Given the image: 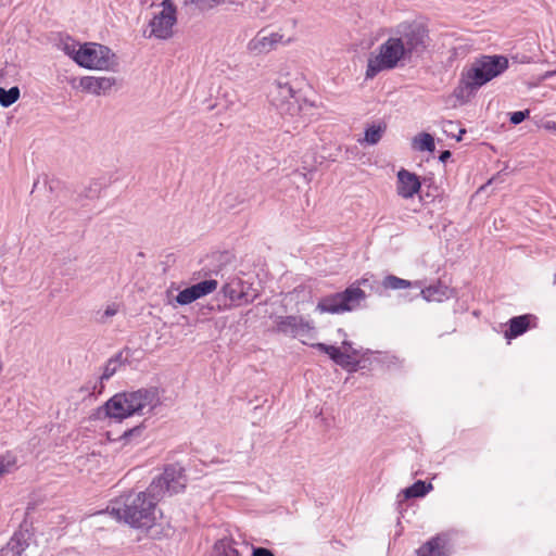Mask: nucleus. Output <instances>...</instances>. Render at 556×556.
I'll return each instance as SVG.
<instances>
[{"instance_id":"f257e3e1","label":"nucleus","mask_w":556,"mask_h":556,"mask_svg":"<svg viewBox=\"0 0 556 556\" xmlns=\"http://www.w3.org/2000/svg\"><path fill=\"white\" fill-rule=\"evenodd\" d=\"M185 469L179 464L167 465L164 472L153 479L146 492L129 493L115 501L110 513L132 528L149 529L155 521V507L164 494L181 492L186 488Z\"/></svg>"},{"instance_id":"f03ea898","label":"nucleus","mask_w":556,"mask_h":556,"mask_svg":"<svg viewBox=\"0 0 556 556\" xmlns=\"http://www.w3.org/2000/svg\"><path fill=\"white\" fill-rule=\"evenodd\" d=\"M429 34L418 23L400 24L393 34L371 54L367 62L366 78L372 79L382 71L410 63L422 56L429 46Z\"/></svg>"},{"instance_id":"7ed1b4c3","label":"nucleus","mask_w":556,"mask_h":556,"mask_svg":"<svg viewBox=\"0 0 556 556\" xmlns=\"http://www.w3.org/2000/svg\"><path fill=\"white\" fill-rule=\"evenodd\" d=\"M508 64L504 55H482L476 59L470 66L464 68L459 84L454 89V97L462 103L468 102L480 87L505 72Z\"/></svg>"},{"instance_id":"20e7f679","label":"nucleus","mask_w":556,"mask_h":556,"mask_svg":"<svg viewBox=\"0 0 556 556\" xmlns=\"http://www.w3.org/2000/svg\"><path fill=\"white\" fill-rule=\"evenodd\" d=\"M160 403L156 388L117 393L98 408V418L103 416L122 421L135 414H144L146 408L147 412H151Z\"/></svg>"},{"instance_id":"39448f33","label":"nucleus","mask_w":556,"mask_h":556,"mask_svg":"<svg viewBox=\"0 0 556 556\" xmlns=\"http://www.w3.org/2000/svg\"><path fill=\"white\" fill-rule=\"evenodd\" d=\"M270 104L283 118H301L312 105L288 81L276 80L268 92Z\"/></svg>"},{"instance_id":"423d86ee","label":"nucleus","mask_w":556,"mask_h":556,"mask_svg":"<svg viewBox=\"0 0 556 556\" xmlns=\"http://www.w3.org/2000/svg\"><path fill=\"white\" fill-rule=\"evenodd\" d=\"M75 62L85 68L115 71L118 65L116 55L110 48L99 43H85L75 54Z\"/></svg>"},{"instance_id":"0eeeda50","label":"nucleus","mask_w":556,"mask_h":556,"mask_svg":"<svg viewBox=\"0 0 556 556\" xmlns=\"http://www.w3.org/2000/svg\"><path fill=\"white\" fill-rule=\"evenodd\" d=\"M278 332L298 339L311 348H336L325 343L311 342L315 338V328L300 316L279 317L276 321Z\"/></svg>"},{"instance_id":"6e6552de","label":"nucleus","mask_w":556,"mask_h":556,"mask_svg":"<svg viewBox=\"0 0 556 556\" xmlns=\"http://www.w3.org/2000/svg\"><path fill=\"white\" fill-rule=\"evenodd\" d=\"M365 298L364 290L358 287H349L343 292L323 298L317 304V309L321 313L331 314L352 311Z\"/></svg>"},{"instance_id":"1a4fd4ad","label":"nucleus","mask_w":556,"mask_h":556,"mask_svg":"<svg viewBox=\"0 0 556 556\" xmlns=\"http://www.w3.org/2000/svg\"><path fill=\"white\" fill-rule=\"evenodd\" d=\"M162 10L153 16L149 23L150 33L146 37H155L161 40H167L174 35V26L177 23L176 7L170 0H164L161 3Z\"/></svg>"},{"instance_id":"9d476101","label":"nucleus","mask_w":556,"mask_h":556,"mask_svg":"<svg viewBox=\"0 0 556 556\" xmlns=\"http://www.w3.org/2000/svg\"><path fill=\"white\" fill-rule=\"evenodd\" d=\"M242 273H235L225 278L222 292L231 302L251 303L258 296V290L253 282L244 280Z\"/></svg>"},{"instance_id":"9b49d317","label":"nucleus","mask_w":556,"mask_h":556,"mask_svg":"<svg viewBox=\"0 0 556 556\" xmlns=\"http://www.w3.org/2000/svg\"><path fill=\"white\" fill-rule=\"evenodd\" d=\"M329 358L348 371L368 368L370 359L368 354H361L359 350H323Z\"/></svg>"},{"instance_id":"f8f14e48","label":"nucleus","mask_w":556,"mask_h":556,"mask_svg":"<svg viewBox=\"0 0 556 556\" xmlns=\"http://www.w3.org/2000/svg\"><path fill=\"white\" fill-rule=\"evenodd\" d=\"M282 35L267 29L260 30L253 39L250 40L248 49L254 54L268 53L281 41Z\"/></svg>"},{"instance_id":"ddd939ff","label":"nucleus","mask_w":556,"mask_h":556,"mask_svg":"<svg viewBox=\"0 0 556 556\" xmlns=\"http://www.w3.org/2000/svg\"><path fill=\"white\" fill-rule=\"evenodd\" d=\"M116 83L117 80L113 76H85L80 78L79 87L88 93L101 96L106 94L112 89V87L116 85Z\"/></svg>"},{"instance_id":"4468645a","label":"nucleus","mask_w":556,"mask_h":556,"mask_svg":"<svg viewBox=\"0 0 556 556\" xmlns=\"http://www.w3.org/2000/svg\"><path fill=\"white\" fill-rule=\"evenodd\" d=\"M30 534L27 531L15 532L9 542L0 548V556H28Z\"/></svg>"},{"instance_id":"2eb2a0df","label":"nucleus","mask_w":556,"mask_h":556,"mask_svg":"<svg viewBox=\"0 0 556 556\" xmlns=\"http://www.w3.org/2000/svg\"><path fill=\"white\" fill-rule=\"evenodd\" d=\"M421 187L419 178L414 173L404 168L397 173V194L404 199H410L416 194Z\"/></svg>"},{"instance_id":"dca6fc26","label":"nucleus","mask_w":556,"mask_h":556,"mask_svg":"<svg viewBox=\"0 0 556 556\" xmlns=\"http://www.w3.org/2000/svg\"><path fill=\"white\" fill-rule=\"evenodd\" d=\"M535 317L530 314L520 315L513 317L508 320V328L506 329L504 336L507 340L515 339L521 334H523L531 327V321H534Z\"/></svg>"},{"instance_id":"f3484780","label":"nucleus","mask_w":556,"mask_h":556,"mask_svg":"<svg viewBox=\"0 0 556 556\" xmlns=\"http://www.w3.org/2000/svg\"><path fill=\"white\" fill-rule=\"evenodd\" d=\"M446 540L440 535L432 538L417 549V556H446Z\"/></svg>"},{"instance_id":"a211bd4d","label":"nucleus","mask_w":556,"mask_h":556,"mask_svg":"<svg viewBox=\"0 0 556 556\" xmlns=\"http://www.w3.org/2000/svg\"><path fill=\"white\" fill-rule=\"evenodd\" d=\"M448 288L442 283L429 286L421 290V295L427 301L441 302L443 299L448 298Z\"/></svg>"},{"instance_id":"6ab92c4d","label":"nucleus","mask_w":556,"mask_h":556,"mask_svg":"<svg viewBox=\"0 0 556 556\" xmlns=\"http://www.w3.org/2000/svg\"><path fill=\"white\" fill-rule=\"evenodd\" d=\"M430 490H432L431 483H426L422 480H417L410 486L403 491L405 498H415L425 496Z\"/></svg>"},{"instance_id":"aec40b11","label":"nucleus","mask_w":556,"mask_h":556,"mask_svg":"<svg viewBox=\"0 0 556 556\" xmlns=\"http://www.w3.org/2000/svg\"><path fill=\"white\" fill-rule=\"evenodd\" d=\"M386 130V123L372 124L366 128L364 141L368 144H376L380 141Z\"/></svg>"},{"instance_id":"412c9836","label":"nucleus","mask_w":556,"mask_h":556,"mask_svg":"<svg viewBox=\"0 0 556 556\" xmlns=\"http://www.w3.org/2000/svg\"><path fill=\"white\" fill-rule=\"evenodd\" d=\"M413 146L419 151L433 152L435 149L434 139L428 132H421L416 136L413 140Z\"/></svg>"},{"instance_id":"4be33fe9","label":"nucleus","mask_w":556,"mask_h":556,"mask_svg":"<svg viewBox=\"0 0 556 556\" xmlns=\"http://www.w3.org/2000/svg\"><path fill=\"white\" fill-rule=\"evenodd\" d=\"M237 0H184L185 4H193L200 11H210L224 3H235Z\"/></svg>"},{"instance_id":"5701e85b","label":"nucleus","mask_w":556,"mask_h":556,"mask_svg":"<svg viewBox=\"0 0 556 556\" xmlns=\"http://www.w3.org/2000/svg\"><path fill=\"white\" fill-rule=\"evenodd\" d=\"M144 350H123L122 353V363L124 366L128 365L131 368L137 367V363L143 358Z\"/></svg>"},{"instance_id":"b1692460","label":"nucleus","mask_w":556,"mask_h":556,"mask_svg":"<svg viewBox=\"0 0 556 556\" xmlns=\"http://www.w3.org/2000/svg\"><path fill=\"white\" fill-rule=\"evenodd\" d=\"M20 98V89L17 86L10 88L9 90L0 88V104L3 108H9L15 103Z\"/></svg>"},{"instance_id":"393cba45","label":"nucleus","mask_w":556,"mask_h":556,"mask_svg":"<svg viewBox=\"0 0 556 556\" xmlns=\"http://www.w3.org/2000/svg\"><path fill=\"white\" fill-rule=\"evenodd\" d=\"M121 366H124L122 363V353H117L105 364L103 374L100 377L101 381L110 379Z\"/></svg>"},{"instance_id":"a878e982","label":"nucleus","mask_w":556,"mask_h":556,"mask_svg":"<svg viewBox=\"0 0 556 556\" xmlns=\"http://www.w3.org/2000/svg\"><path fill=\"white\" fill-rule=\"evenodd\" d=\"M410 285H412L410 281L399 278L393 275H388L387 277H384V279L382 281V286L386 289H392V290L406 289V288H409Z\"/></svg>"},{"instance_id":"bb28decb","label":"nucleus","mask_w":556,"mask_h":556,"mask_svg":"<svg viewBox=\"0 0 556 556\" xmlns=\"http://www.w3.org/2000/svg\"><path fill=\"white\" fill-rule=\"evenodd\" d=\"M217 286H218L217 280L208 279V280L198 282V283L193 285L192 287L194 288L198 296L202 298V296L207 295V294L212 293L213 291H215Z\"/></svg>"},{"instance_id":"cd10ccee","label":"nucleus","mask_w":556,"mask_h":556,"mask_svg":"<svg viewBox=\"0 0 556 556\" xmlns=\"http://www.w3.org/2000/svg\"><path fill=\"white\" fill-rule=\"evenodd\" d=\"M200 299L194 290V288L191 286L189 288L184 289L178 293L176 296V302L180 305H187L192 303L193 301Z\"/></svg>"},{"instance_id":"c85d7f7f","label":"nucleus","mask_w":556,"mask_h":556,"mask_svg":"<svg viewBox=\"0 0 556 556\" xmlns=\"http://www.w3.org/2000/svg\"><path fill=\"white\" fill-rule=\"evenodd\" d=\"M215 552L216 556H240L235 547L223 541L215 544Z\"/></svg>"},{"instance_id":"c756f323","label":"nucleus","mask_w":556,"mask_h":556,"mask_svg":"<svg viewBox=\"0 0 556 556\" xmlns=\"http://www.w3.org/2000/svg\"><path fill=\"white\" fill-rule=\"evenodd\" d=\"M15 457L11 455H5L0 458V476L10 472L13 468H15Z\"/></svg>"},{"instance_id":"7c9ffc66","label":"nucleus","mask_w":556,"mask_h":556,"mask_svg":"<svg viewBox=\"0 0 556 556\" xmlns=\"http://www.w3.org/2000/svg\"><path fill=\"white\" fill-rule=\"evenodd\" d=\"M143 429H144L143 424L135 426V427L124 431V433L121 435V440H123L125 442H129L131 440V438L140 437L142 434Z\"/></svg>"},{"instance_id":"2f4dec72","label":"nucleus","mask_w":556,"mask_h":556,"mask_svg":"<svg viewBox=\"0 0 556 556\" xmlns=\"http://www.w3.org/2000/svg\"><path fill=\"white\" fill-rule=\"evenodd\" d=\"M529 110L514 112L510 114V122L514 125H518L523 122L529 116Z\"/></svg>"},{"instance_id":"473e14b6","label":"nucleus","mask_w":556,"mask_h":556,"mask_svg":"<svg viewBox=\"0 0 556 556\" xmlns=\"http://www.w3.org/2000/svg\"><path fill=\"white\" fill-rule=\"evenodd\" d=\"M252 556H275V554L266 547L258 546L252 548Z\"/></svg>"},{"instance_id":"72a5a7b5","label":"nucleus","mask_w":556,"mask_h":556,"mask_svg":"<svg viewBox=\"0 0 556 556\" xmlns=\"http://www.w3.org/2000/svg\"><path fill=\"white\" fill-rule=\"evenodd\" d=\"M457 127H458L457 124L453 121H446V122H444V125H443L444 132H446L448 135H454Z\"/></svg>"},{"instance_id":"f704fd0d","label":"nucleus","mask_w":556,"mask_h":556,"mask_svg":"<svg viewBox=\"0 0 556 556\" xmlns=\"http://www.w3.org/2000/svg\"><path fill=\"white\" fill-rule=\"evenodd\" d=\"M77 50L78 49H76L75 43H65V46H64V52L67 55L72 56L74 61H75V54L77 53Z\"/></svg>"},{"instance_id":"c9c22d12","label":"nucleus","mask_w":556,"mask_h":556,"mask_svg":"<svg viewBox=\"0 0 556 556\" xmlns=\"http://www.w3.org/2000/svg\"><path fill=\"white\" fill-rule=\"evenodd\" d=\"M117 309L115 306H108L106 309L103 313L102 321L105 320V318L112 317L116 314Z\"/></svg>"},{"instance_id":"e433bc0d","label":"nucleus","mask_w":556,"mask_h":556,"mask_svg":"<svg viewBox=\"0 0 556 556\" xmlns=\"http://www.w3.org/2000/svg\"><path fill=\"white\" fill-rule=\"evenodd\" d=\"M451 152L448 150H445V151H442L440 156H439V160L441 162H445L446 160H448L451 157Z\"/></svg>"},{"instance_id":"4c0bfd02","label":"nucleus","mask_w":556,"mask_h":556,"mask_svg":"<svg viewBox=\"0 0 556 556\" xmlns=\"http://www.w3.org/2000/svg\"><path fill=\"white\" fill-rule=\"evenodd\" d=\"M544 128H546L548 130H556V122H553V121L545 122Z\"/></svg>"},{"instance_id":"58836bf2","label":"nucleus","mask_w":556,"mask_h":556,"mask_svg":"<svg viewBox=\"0 0 556 556\" xmlns=\"http://www.w3.org/2000/svg\"><path fill=\"white\" fill-rule=\"evenodd\" d=\"M458 131H459V136L457 137V140L459 141V140H462V135L465 134L466 130L460 128V129H458Z\"/></svg>"},{"instance_id":"ea45409f","label":"nucleus","mask_w":556,"mask_h":556,"mask_svg":"<svg viewBox=\"0 0 556 556\" xmlns=\"http://www.w3.org/2000/svg\"><path fill=\"white\" fill-rule=\"evenodd\" d=\"M346 346H348V348H351V346H350V344H349L348 342H345V341H344V342H343V346H342V348H346Z\"/></svg>"},{"instance_id":"a19ab883","label":"nucleus","mask_w":556,"mask_h":556,"mask_svg":"<svg viewBox=\"0 0 556 556\" xmlns=\"http://www.w3.org/2000/svg\"><path fill=\"white\" fill-rule=\"evenodd\" d=\"M553 283L556 285V274L554 275Z\"/></svg>"}]
</instances>
